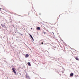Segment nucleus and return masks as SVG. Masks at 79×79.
<instances>
[{"label": "nucleus", "mask_w": 79, "mask_h": 79, "mask_svg": "<svg viewBox=\"0 0 79 79\" xmlns=\"http://www.w3.org/2000/svg\"><path fill=\"white\" fill-rule=\"evenodd\" d=\"M12 70L13 71V72H14V73H15V74H16V71H15V69L13 68Z\"/></svg>", "instance_id": "nucleus-1"}, {"label": "nucleus", "mask_w": 79, "mask_h": 79, "mask_svg": "<svg viewBox=\"0 0 79 79\" xmlns=\"http://www.w3.org/2000/svg\"><path fill=\"white\" fill-rule=\"evenodd\" d=\"M28 56H29V54H26V55L25 56V58H27V57H28Z\"/></svg>", "instance_id": "nucleus-2"}, {"label": "nucleus", "mask_w": 79, "mask_h": 79, "mask_svg": "<svg viewBox=\"0 0 79 79\" xmlns=\"http://www.w3.org/2000/svg\"><path fill=\"white\" fill-rule=\"evenodd\" d=\"M74 58H75L76 60H79V58H78V57H75Z\"/></svg>", "instance_id": "nucleus-3"}, {"label": "nucleus", "mask_w": 79, "mask_h": 79, "mask_svg": "<svg viewBox=\"0 0 79 79\" xmlns=\"http://www.w3.org/2000/svg\"><path fill=\"white\" fill-rule=\"evenodd\" d=\"M27 64L28 65V66H31V64L30 63V62H28L27 63Z\"/></svg>", "instance_id": "nucleus-4"}, {"label": "nucleus", "mask_w": 79, "mask_h": 79, "mask_svg": "<svg viewBox=\"0 0 79 79\" xmlns=\"http://www.w3.org/2000/svg\"><path fill=\"white\" fill-rule=\"evenodd\" d=\"M74 75V73H71L70 74V76H73Z\"/></svg>", "instance_id": "nucleus-5"}, {"label": "nucleus", "mask_w": 79, "mask_h": 79, "mask_svg": "<svg viewBox=\"0 0 79 79\" xmlns=\"http://www.w3.org/2000/svg\"><path fill=\"white\" fill-rule=\"evenodd\" d=\"M29 35L31 37V39L33 40H34V39L33 38V37H32V35H30V34H29Z\"/></svg>", "instance_id": "nucleus-6"}, {"label": "nucleus", "mask_w": 79, "mask_h": 79, "mask_svg": "<svg viewBox=\"0 0 79 79\" xmlns=\"http://www.w3.org/2000/svg\"><path fill=\"white\" fill-rule=\"evenodd\" d=\"M37 29L38 30H40V27H38Z\"/></svg>", "instance_id": "nucleus-7"}, {"label": "nucleus", "mask_w": 79, "mask_h": 79, "mask_svg": "<svg viewBox=\"0 0 79 79\" xmlns=\"http://www.w3.org/2000/svg\"><path fill=\"white\" fill-rule=\"evenodd\" d=\"M1 26H2V27H4V26H5V25H3L2 24H1Z\"/></svg>", "instance_id": "nucleus-8"}, {"label": "nucleus", "mask_w": 79, "mask_h": 79, "mask_svg": "<svg viewBox=\"0 0 79 79\" xmlns=\"http://www.w3.org/2000/svg\"><path fill=\"white\" fill-rule=\"evenodd\" d=\"M44 33V34H46V33L44 31L43 32Z\"/></svg>", "instance_id": "nucleus-9"}, {"label": "nucleus", "mask_w": 79, "mask_h": 79, "mask_svg": "<svg viewBox=\"0 0 79 79\" xmlns=\"http://www.w3.org/2000/svg\"><path fill=\"white\" fill-rule=\"evenodd\" d=\"M41 44H44V43L43 42L42 43H41Z\"/></svg>", "instance_id": "nucleus-10"}, {"label": "nucleus", "mask_w": 79, "mask_h": 79, "mask_svg": "<svg viewBox=\"0 0 79 79\" xmlns=\"http://www.w3.org/2000/svg\"><path fill=\"white\" fill-rule=\"evenodd\" d=\"M21 35H22V34H21Z\"/></svg>", "instance_id": "nucleus-11"}]
</instances>
